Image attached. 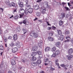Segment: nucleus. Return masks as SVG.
Wrapping results in <instances>:
<instances>
[{
    "instance_id": "72a5a7b5",
    "label": "nucleus",
    "mask_w": 73,
    "mask_h": 73,
    "mask_svg": "<svg viewBox=\"0 0 73 73\" xmlns=\"http://www.w3.org/2000/svg\"><path fill=\"white\" fill-rule=\"evenodd\" d=\"M19 15L20 16V18H22V17L24 15V14H19Z\"/></svg>"
},
{
    "instance_id": "de8ad7c7",
    "label": "nucleus",
    "mask_w": 73,
    "mask_h": 73,
    "mask_svg": "<svg viewBox=\"0 0 73 73\" xmlns=\"http://www.w3.org/2000/svg\"><path fill=\"white\" fill-rule=\"evenodd\" d=\"M34 47V48H35V50H37V49H38V47H37V46H35Z\"/></svg>"
},
{
    "instance_id": "c03bdc74",
    "label": "nucleus",
    "mask_w": 73,
    "mask_h": 73,
    "mask_svg": "<svg viewBox=\"0 0 73 73\" xmlns=\"http://www.w3.org/2000/svg\"><path fill=\"white\" fill-rule=\"evenodd\" d=\"M18 18H19V16H18L15 17H14V19L15 20H17V19H18Z\"/></svg>"
},
{
    "instance_id": "bb28decb",
    "label": "nucleus",
    "mask_w": 73,
    "mask_h": 73,
    "mask_svg": "<svg viewBox=\"0 0 73 73\" xmlns=\"http://www.w3.org/2000/svg\"><path fill=\"white\" fill-rule=\"evenodd\" d=\"M41 63V61L40 59L38 60L36 62L37 64H40Z\"/></svg>"
},
{
    "instance_id": "aec40b11",
    "label": "nucleus",
    "mask_w": 73,
    "mask_h": 73,
    "mask_svg": "<svg viewBox=\"0 0 73 73\" xmlns=\"http://www.w3.org/2000/svg\"><path fill=\"white\" fill-rule=\"evenodd\" d=\"M10 5L12 7H15L16 6V4L13 2H12L10 3Z\"/></svg>"
},
{
    "instance_id": "39448f33",
    "label": "nucleus",
    "mask_w": 73,
    "mask_h": 73,
    "mask_svg": "<svg viewBox=\"0 0 73 73\" xmlns=\"http://www.w3.org/2000/svg\"><path fill=\"white\" fill-rule=\"evenodd\" d=\"M46 5H47L46 7H47V8H48L49 9H50V11H52V10H51V9H52V8H51V7H50V6H48V2H46Z\"/></svg>"
},
{
    "instance_id": "69168bd1",
    "label": "nucleus",
    "mask_w": 73,
    "mask_h": 73,
    "mask_svg": "<svg viewBox=\"0 0 73 73\" xmlns=\"http://www.w3.org/2000/svg\"><path fill=\"white\" fill-rule=\"evenodd\" d=\"M0 66L1 68H2V67L3 66V64L1 63L0 65Z\"/></svg>"
},
{
    "instance_id": "864d4df0",
    "label": "nucleus",
    "mask_w": 73,
    "mask_h": 73,
    "mask_svg": "<svg viewBox=\"0 0 73 73\" xmlns=\"http://www.w3.org/2000/svg\"><path fill=\"white\" fill-rule=\"evenodd\" d=\"M21 61L22 62H23V63H25V61L23 59H22Z\"/></svg>"
},
{
    "instance_id": "f704fd0d",
    "label": "nucleus",
    "mask_w": 73,
    "mask_h": 73,
    "mask_svg": "<svg viewBox=\"0 0 73 73\" xmlns=\"http://www.w3.org/2000/svg\"><path fill=\"white\" fill-rule=\"evenodd\" d=\"M51 28H52L53 30H54V31H55V30H56V27L54 26H52L51 27Z\"/></svg>"
},
{
    "instance_id": "4468645a",
    "label": "nucleus",
    "mask_w": 73,
    "mask_h": 73,
    "mask_svg": "<svg viewBox=\"0 0 73 73\" xmlns=\"http://www.w3.org/2000/svg\"><path fill=\"white\" fill-rule=\"evenodd\" d=\"M28 10L29 13H32L33 12V9L32 8H29Z\"/></svg>"
},
{
    "instance_id": "37998d69",
    "label": "nucleus",
    "mask_w": 73,
    "mask_h": 73,
    "mask_svg": "<svg viewBox=\"0 0 73 73\" xmlns=\"http://www.w3.org/2000/svg\"><path fill=\"white\" fill-rule=\"evenodd\" d=\"M36 53L38 54L39 55H41V52H40L39 51H38Z\"/></svg>"
},
{
    "instance_id": "6e6552de",
    "label": "nucleus",
    "mask_w": 73,
    "mask_h": 73,
    "mask_svg": "<svg viewBox=\"0 0 73 73\" xmlns=\"http://www.w3.org/2000/svg\"><path fill=\"white\" fill-rule=\"evenodd\" d=\"M25 12V11L23 9H21L19 10V12L21 14H24V12Z\"/></svg>"
},
{
    "instance_id": "6ab92c4d",
    "label": "nucleus",
    "mask_w": 73,
    "mask_h": 73,
    "mask_svg": "<svg viewBox=\"0 0 73 73\" xmlns=\"http://www.w3.org/2000/svg\"><path fill=\"white\" fill-rule=\"evenodd\" d=\"M15 59H14L12 60L11 62V64L12 65H15L16 64V62Z\"/></svg>"
},
{
    "instance_id": "2f4dec72",
    "label": "nucleus",
    "mask_w": 73,
    "mask_h": 73,
    "mask_svg": "<svg viewBox=\"0 0 73 73\" xmlns=\"http://www.w3.org/2000/svg\"><path fill=\"white\" fill-rule=\"evenodd\" d=\"M58 33L59 35H62V31L60 30L58 31Z\"/></svg>"
},
{
    "instance_id": "dca6fc26",
    "label": "nucleus",
    "mask_w": 73,
    "mask_h": 73,
    "mask_svg": "<svg viewBox=\"0 0 73 73\" xmlns=\"http://www.w3.org/2000/svg\"><path fill=\"white\" fill-rule=\"evenodd\" d=\"M19 5L20 7H24V3L23 2H20L19 4Z\"/></svg>"
},
{
    "instance_id": "4be33fe9",
    "label": "nucleus",
    "mask_w": 73,
    "mask_h": 73,
    "mask_svg": "<svg viewBox=\"0 0 73 73\" xmlns=\"http://www.w3.org/2000/svg\"><path fill=\"white\" fill-rule=\"evenodd\" d=\"M55 53L56 55H59L60 54V51L59 50H57L56 51Z\"/></svg>"
},
{
    "instance_id": "393cba45",
    "label": "nucleus",
    "mask_w": 73,
    "mask_h": 73,
    "mask_svg": "<svg viewBox=\"0 0 73 73\" xmlns=\"http://www.w3.org/2000/svg\"><path fill=\"white\" fill-rule=\"evenodd\" d=\"M37 53L35 52H33L32 53L31 56H33V57L34 56H36Z\"/></svg>"
},
{
    "instance_id": "13d9d810",
    "label": "nucleus",
    "mask_w": 73,
    "mask_h": 73,
    "mask_svg": "<svg viewBox=\"0 0 73 73\" xmlns=\"http://www.w3.org/2000/svg\"><path fill=\"white\" fill-rule=\"evenodd\" d=\"M70 8L71 9H73V6L72 5H70Z\"/></svg>"
},
{
    "instance_id": "f8f14e48",
    "label": "nucleus",
    "mask_w": 73,
    "mask_h": 73,
    "mask_svg": "<svg viewBox=\"0 0 73 73\" xmlns=\"http://www.w3.org/2000/svg\"><path fill=\"white\" fill-rule=\"evenodd\" d=\"M50 50V47L47 46L45 49V52H48Z\"/></svg>"
},
{
    "instance_id": "603ef678",
    "label": "nucleus",
    "mask_w": 73,
    "mask_h": 73,
    "mask_svg": "<svg viewBox=\"0 0 73 73\" xmlns=\"http://www.w3.org/2000/svg\"><path fill=\"white\" fill-rule=\"evenodd\" d=\"M55 61H56V65H57V62H58V60H55Z\"/></svg>"
},
{
    "instance_id": "3c124183",
    "label": "nucleus",
    "mask_w": 73,
    "mask_h": 73,
    "mask_svg": "<svg viewBox=\"0 0 73 73\" xmlns=\"http://www.w3.org/2000/svg\"><path fill=\"white\" fill-rule=\"evenodd\" d=\"M64 8L66 9V11H68L69 9V8L66 7H64Z\"/></svg>"
},
{
    "instance_id": "9b49d317",
    "label": "nucleus",
    "mask_w": 73,
    "mask_h": 73,
    "mask_svg": "<svg viewBox=\"0 0 73 73\" xmlns=\"http://www.w3.org/2000/svg\"><path fill=\"white\" fill-rule=\"evenodd\" d=\"M35 9L37 10L39 9V5H36L34 6Z\"/></svg>"
},
{
    "instance_id": "e2e57ef3",
    "label": "nucleus",
    "mask_w": 73,
    "mask_h": 73,
    "mask_svg": "<svg viewBox=\"0 0 73 73\" xmlns=\"http://www.w3.org/2000/svg\"><path fill=\"white\" fill-rule=\"evenodd\" d=\"M70 42H71V43L73 44V39H72L70 40Z\"/></svg>"
},
{
    "instance_id": "a211bd4d",
    "label": "nucleus",
    "mask_w": 73,
    "mask_h": 73,
    "mask_svg": "<svg viewBox=\"0 0 73 73\" xmlns=\"http://www.w3.org/2000/svg\"><path fill=\"white\" fill-rule=\"evenodd\" d=\"M47 61H48V65H52V61H49V59L47 58Z\"/></svg>"
},
{
    "instance_id": "7c9ffc66",
    "label": "nucleus",
    "mask_w": 73,
    "mask_h": 73,
    "mask_svg": "<svg viewBox=\"0 0 73 73\" xmlns=\"http://www.w3.org/2000/svg\"><path fill=\"white\" fill-rule=\"evenodd\" d=\"M16 30L18 32H20V31H21V29L20 27H17L16 29Z\"/></svg>"
},
{
    "instance_id": "5fc2aeb1",
    "label": "nucleus",
    "mask_w": 73,
    "mask_h": 73,
    "mask_svg": "<svg viewBox=\"0 0 73 73\" xmlns=\"http://www.w3.org/2000/svg\"><path fill=\"white\" fill-rule=\"evenodd\" d=\"M12 38V36H9L8 38V39H9V40H11Z\"/></svg>"
},
{
    "instance_id": "0eeeda50",
    "label": "nucleus",
    "mask_w": 73,
    "mask_h": 73,
    "mask_svg": "<svg viewBox=\"0 0 73 73\" xmlns=\"http://www.w3.org/2000/svg\"><path fill=\"white\" fill-rule=\"evenodd\" d=\"M42 45V41H40L38 44V46L40 48H41Z\"/></svg>"
},
{
    "instance_id": "c9c22d12",
    "label": "nucleus",
    "mask_w": 73,
    "mask_h": 73,
    "mask_svg": "<svg viewBox=\"0 0 73 73\" xmlns=\"http://www.w3.org/2000/svg\"><path fill=\"white\" fill-rule=\"evenodd\" d=\"M56 48L55 47H54L52 48V51H53L54 52L56 50Z\"/></svg>"
},
{
    "instance_id": "2eb2a0df",
    "label": "nucleus",
    "mask_w": 73,
    "mask_h": 73,
    "mask_svg": "<svg viewBox=\"0 0 73 73\" xmlns=\"http://www.w3.org/2000/svg\"><path fill=\"white\" fill-rule=\"evenodd\" d=\"M66 39L67 40H66L64 41V42H66L68 41H69V40L70 39V38L69 36H67L66 37Z\"/></svg>"
},
{
    "instance_id": "4d7b16f0",
    "label": "nucleus",
    "mask_w": 73,
    "mask_h": 73,
    "mask_svg": "<svg viewBox=\"0 0 73 73\" xmlns=\"http://www.w3.org/2000/svg\"><path fill=\"white\" fill-rule=\"evenodd\" d=\"M0 9L2 11V12H3V11H4V9L2 8H0Z\"/></svg>"
},
{
    "instance_id": "9d476101",
    "label": "nucleus",
    "mask_w": 73,
    "mask_h": 73,
    "mask_svg": "<svg viewBox=\"0 0 73 73\" xmlns=\"http://www.w3.org/2000/svg\"><path fill=\"white\" fill-rule=\"evenodd\" d=\"M73 52V50L72 48H70L68 50V53L69 54H71Z\"/></svg>"
},
{
    "instance_id": "5701e85b",
    "label": "nucleus",
    "mask_w": 73,
    "mask_h": 73,
    "mask_svg": "<svg viewBox=\"0 0 73 73\" xmlns=\"http://www.w3.org/2000/svg\"><path fill=\"white\" fill-rule=\"evenodd\" d=\"M60 17L62 18H64V17H65V13H61V15H60Z\"/></svg>"
},
{
    "instance_id": "c85d7f7f",
    "label": "nucleus",
    "mask_w": 73,
    "mask_h": 73,
    "mask_svg": "<svg viewBox=\"0 0 73 73\" xmlns=\"http://www.w3.org/2000/svg\"><path fill=\"white\" fill-rule=\"evenodd\" d=\"M48 40L50 41H53V38L50 37H48Z\"/></svg>"
},
{
    "instance_id": "1a4fd4ad",
    "label": "nucleus",
    "mask_w": 73,
    "mask_h": 73,
    "mask_svg": "<svg viewBox=\"0 0 73 73\" xmlns=\"http://www.w3.org/2000/svg\"><path fill=\"white\" fill-rule=\"evenodd\" d=\"M67 57H68V60H70L72 58H73V56L72 55H67L66 56Z\"/></svg>"
},
{
    "instance_id": "20e7f679",
    "label": "nucleus",
    "mask_w": 73,
    "mask_h": 73,
    "mask_svg": "<svg viewBox=\"0 0 73 73\" xmlns=\"http://www.w3.org/2000/svg\"><path fill=\"white\" fill-rule=\"evenodd\" d=\"M44 61L45 62L44 65L45 66H47L49 65V63H48V59L47 58H46L44 59Z\"/></svg>"
},
{
    "instance_id": "412c9836",
    "label": "nucleus",
    "mask_w": 73,
    "mask_h": 73,
    "mask_svg": "<svg viewBox=\"0 0 73 73\" xmlns=\"http://www.w3.org/2000/svg\"><path fill=\"white\" fill-rule=\"evenodd\" d=\"M29 13V11H28V9L26 8L25 11V13L26 15H28Z\"/></svg>"
},
{
    "instance_id": "680f3d73",
    "label": "nucleus",
    "mask_w": 73,
    "mask_h": 73,
    "mask_svg": "<svg viewBox=\"0 0 73 73\" xmlns=\"http://www.w3.org/2000/svg\"><path fill=\"white\" fill-rule=\"evenodd\" d=\"M40 13H37V16H40Z\"/></svg>"
},
{
    "instance_id": "f257e3e1",
    "label": "nucleus",
    "mask_w": 73,
    "mask_h": 73,
    "mask_svg": "<svg viewBox=\"0 0 73 73\" xmlns=\"http://www.w3.org/2000/svg\"><path fill=\"white\" fill-rule=\"evenodd\" d=\"M30 36L31 37H34L35 38H37L38 36V34L37 33H32V32H31L30 34Z\"/></svg>"
},
{
    "instance_id": "09e8293b",
    "label": "nucleus",
    "mask_w": 73,
    "mask_h": 73,
    "mask_svg": "<svg viewBox=\"0 0 73 73\" xmlns=\"http://www.w3.org/2000/svg\"><path fill=\"white\" fill-rule=\"evenodd\" d=\"M49 35L50 36H53V33H49Z\"/></svg>"
},
{
    "instance_id": "a878e982",
    "label": "nucleus",
    "mask_w": 73,
    "mask_h": 73,
    "mask_svg": "<svg viewBox=\"0 0 73 73\" xmlns=\"http://www.w3.org/2000/svg\"><path fill=\"white\" fill-rule=\"evenodd\" d=\"M0 50H4V48L3 47V45H1L0 46Z\"/></svg>"
},
{
    "instance_id": "bf43d9fd",
    "label": "nucleus",
    "mask_w": 73,
    "mask_h": 73,
    "mask_svg": "<svg viewBox=\"0 0 73 73\" xmlns=\"http://www.w3.org/2000/svg\"><path fill=\"white\" fill-rule=\"evenodd\" d=\"M32 50H36V49H35V47H33L32 48Z\"/></svg>"
},
{
    "instance_id": "8fccbe9b",
    "label": "nucleus",
    "mask_w": 73,
    "mask_h": 73,
    "mask_svg": "<svg viewBox=\"0 0 73 73\" xmlns=\"http://www.w3.org/2000/svg\"><path fill=\"white\" fill-rule=\"evenodd\" d=\"M46 23H47V25L48 26L50 25V24H49V22H47V21H46Z\"/></svg>"
},
{
    "instance_id": "6e6d98bb",
    "label": "nucleus",
    "mask_w": 73,
    "mask_h": 73,
    "mask_svg": "<svg viewBox=\"0 0 73 73\" xmlns=\"http://www.w3.org/2000/svg\"><path fill=\"white\" fill-rule=\"evenodd\" d=\"M26 23L27 22H26V20H25L23 21V24H26Z\"/></svg>"
},
{
    "instance_id": "ddd939ff",
    "label": "nucleus",
    "mask_w": 73,
    "mask_h": 73,
    "mask_svg": "<svg viewBox=\"0 0 73 73\" xmlns=\"http://www.w3.org/2000/svg\"><path fill=\"white\" fill-rule=\"evenodd\" d=\"M13 39L14 40H17L18 38L17 37V35L16 34H15L13 36Z\"/></svg>"
},
{
    "instance_id": "a18cd8bd",
    "label": "nucleus",
    "mask_w": 73,
    "mask_h": 73,
    "mask_svg": "<svg viewBox=\"0 0 73 73\" xmlns=\"http://www.w3.org/2000/svg\"><path fill=\"white\" fill-rule=\"evenodd\" d=\"M60 66H62V67H63V68H64V67H65L66 66L64 64H61Z\"/></svg>"
},
{
    "instance_id": "052dcab7",
    "label": "nucleus",
    "mask_w": 73,
    "mask_h": 73,
    "mask_svg": "<svg viewBox=\"0 0 73 73\" xmlns=\"http://www.w3.org/2000/svg\"><path fill=\"white\" fill-rule=\"evenodd\" d=\"M48 30H50L51 29V27H48Z\"/></svg>"
},
{
    "instance_id": "c756f323",
    "label": "nucleus",
    "mask_w": 73,
    "mask_h": 73,
    "mask_svg": "<svg viewBox=\"0 0 73 73\" xmlns=\"http://www.w3.org/2000/svg\"><path fill=\"white\" fill-rule=\"evenodd\" d=\"M55 45L57 47H58L60 45V42H57L55 44Z\"/></svg>"
},
{
    "instance_id": "338daca9",
    "label": "nucleus",
    "mask_w": 73,
    "mask_h": 73,
    "mask_svg": "<svg viewBox=\"0 0 73 73\" xmlns=\"http://www.w3.org/2000/svg\"><path fill=\"white\" fill-rule=\"evenodd\" d=\"M8 73H13V72L11 71H9L8 72Z\"/></svg>"
},
{
    "instance_id": "774afa93",
    "label": "nucleus",
    "mask_w": 73,
    "mask_h": 73,
    "mask_svg": "<svg viewBox=\"0 0 73 73\" xmlns=\"http://www.w3.org/2000/svg\"><path fill=\"white\" fill-rule=\"evenodd\" d=\"M40 73H44V71H42L40 72Z\"/></svg>"
},
{
    "instance_id": "4c0bfd02",
    "label": "nucleus",
    "mask_w": 73,
    "mask_h": 73,
    "mask_svg": "<svg viewBox=\"0 0 73 73\" xmlns=\"http://www.w3.org/2000/svg\"><path fill=\"white\" fill-rule=\"evenodd\" d=\"M49 68H50V70H55V69H54V68L52 67L51 66Z\"/></svg>"
},
{
    "instance_id": "7ed1b4c3",
    "label": "nucleus",
    "mask_w": 73,
    "mask_h": 73,
    "mask_svg": "<svg viewBox=\"0 0 73 73\" xmlns=\"http://www.w3.org/2000/svg\"><path fill=\"white\" fill-rule=\"evenodd\" d=\"M26 2V4L25 5V8L27 9H28V8H29L31 7V6L29 5H28V1H25Z\"/></svg>"
},
{
    "instance_id": "49530a36",
    "label": "nucleus",
    "mask_w": 73,
    "mask_h": 73,
    "mask_svg": "<svg viewBox=\"0 0 73 73\" xmlns=\"http://www.w3.org/2000/svg\"><path fill=\"white\" fill-rule=\"evenodd\" d=\"M17 46H18L19 45H20V42H16Z\"/></svg>"
},
{
    "instance_id": "0e129e2a",
    "label": "nucleus",
    "mask_w": 73,
    "mask_h": 73,
    "mask_svg": "<svg viewBox=\"0 0 73 73\" xmlns=\"http://www.w3.org/2000/svg\"><path fill=\"white\" fill-rule=\"evenodd\" d=\"M38 21H39V22H40V23H42V21L41 20H38Z\"/></svg>"
},
{
    "instance_id": "b1692460",
    "label": "nucleus",
    "mask_w": 73,
    "mask_h": 73,
    "mask_svg": "<svg viewBox=\"0 0 73 73\" xmlns=\"http://www.w3.org/2000/svg\"><path fill=\"white\" fill-rule=\"evenodd\" d=\"M23 33H24V35H25V34L27 33V30H26L25 28H23Z\"/></svg>"
},
{
    "instance_id": "423d86ee",
    "label": "nucleus",
    "mask_w": 73,
    "mask_h": 73,
    "mask_svg": "<svg viewBox=\"0 0 73 73\" xmlns=\"http://www.w3.org/2000/svg\"><path fill=\"white\" fill-rule=\"evenodd\" d=\"M18 50V49L17 47H15L12 49V51L13 53H15L16 52H17Z\"/></svg>"
},
{
    "instance_id": "58836bf2",
    "label": "nucleus",
    "mask_w": 73,
    "mask_h": 73,
    "mask_svg": "<svg viewBox=\"0 0 73 73\" xmlns=\"http://www.w3.org/2000/svg\"><path fill=\"white\" fill-rule=\"evenodd\" d=\"M10 45L11 46H15V44H14L13 42H12L10 44Z\"/></svg>"
},
{
    "instance_id": "a19ab883",
    "label": "nucleus",
    "mask_w": 73,
    "mask_h": 73,
    "mask_svg": "<svg viewBox=\"0 0 73 73\" xmlns=\"http://www.w3.org/2000/svg\"><path fill=\"white\" fill-rule=\"evenodd\" d=\"M65 34L66 35H68V34H69L70 32H69V31H67L65 32Z\"/></svg>"
},
{
    "instance_id": "ea45409f",
    "label": "nucleus",
    "mask_w": 73,
    "mask_h": 73,
    "mask_svg": "<svg viewBox=\"0 0 73 73\" xmlns=\"http://www.w3.org/2000/svg\"><path fill=\"white\" fill-rule=\"evenodd\" d=\"M32 59L33 61H35L36 60V57H35L34 56H33L32 58Z\"/></svg>"
},
{
    "instance_id": "79ce46f5",
    "label": "nucleus",
    "mask_w": 73,
    "mask_h": 73,
    "mask_svg": "<svg viewBox=\"0 0 73 73\" xmlns=\"http://www.w3.org/2000/svg\"><path fill=\"white\" fill-rule=\"evenodd\" d=\"M56 54H53L51 56L52 57H54L56 56Z\"/></svg>"
},
{
    "instance_id": "473e14b6",
    "label": "nucleus",
    "mask_w": 73,
    "mask_h": 73,
    "mask_svg": "<svg viewBox=\"0 0 73 73\" xmlns=\"http://www.w3.org/2000/svg\"><path fill=\"white\" fill-rule=\"evenodd\" d=\"M63 23V21H59V24L60 26H61L62 25V23Z\"/></svg>"
},
{
    "instance_id": "cd10ccee",
    "label": "nucleus",
    "mask_w": 73,
    "mask_h": 73,
    "mask_svg": "<svg viewBox=\"0 0 73 73\" xmlns=\"http://www.w3.org/2000/svg\"><path fill=\"white\" fill-rule=\"evenodd\" d=\"M37 63L35 62H33L31 63V64L33 66H37Z\"/></svg>"
},
{
    "instance_id": "e433bc0d",
    "label": "nucleus",
    "mask_w": 73,
    "mask_h": 73,
    "mask_svg": "<svg viewBox=\"0 0 73 73\" xmlns=\"http://www.w3.org/2000/svg\"><path fill=\"white\" fill-rule=\"evenodd\" d=\"M4 39V40L5 42H7V40H8L7 39V37H4V38H3Z\"/></svg>"
},
{
    "instance_id": "f3484780",
    "label": "nucleus",
    "mask_w": 73,
    "mask_h": 73,
    "mask_svg": "<svg viewBox=\"0 0 73 73\" xmlns=\"http://www.w3.org/2000/svg\"><path fill=\"white\" fill-rule=\"evenodd\" d=\"M42 13L43 15H44L45 13V11H46V9H41V11H42Z\"/></svg>"
},
{
    "instance_id": "f03ea898",
    "label": "nucleus",
    "mask_w": 73,
    "mask_h": 73,
    "mask_svg": "<svg viewBox=\"0 0 73 73\" xmlns=\"http://www.w3.org/2000/svg\"><path fill=\"white\" fill-rule=\"evenodd\" d=\"M57 38H58V40H60L62 41L64 40V36L63 35H62L60 36V37L58 36Z\"/></svg>"
}]
</instances>
